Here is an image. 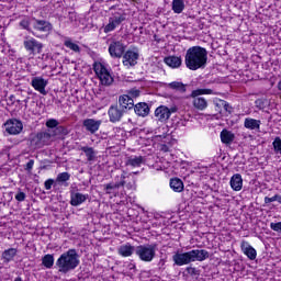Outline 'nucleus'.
<instances>
[{
  "mask_svg": "<svg viewBox=\"0 0 281 281\" xmlns=\"http://www.w3.org/2000/svg\"><path fill=\"white\" fill-rule=\"evenodd\" d=\"M184 63L191 71L205 69V65H207V49L201 46L190 47L186 53Z\"/></svg>",
  "mask_w": 281,
  "mask_h": 281,
  "instance_id": "f257e3e1",
  "label": "nucleus"
},
{
  "mask_svg": "<svg viewBox=\"0 0 281 281\" xmlns=\"http://www.w3.org/2000/svg\"><path fill=\"white\" fill-rule=\"evenodd\" d=\"M79 265L80 255H78V250L74 248L61 254L55 262V267L61 276H67L70 271L78 269Z\"/></svg>",
  "mask_w": 281,
  "mask_h": 281,
  "instance_id": "f03ea898",
  "label": "nucleus"
},
{
  "mask_svg": "<svg viewBox=\"0 0 281 281\" xmlns=\"http://www.w3.org/2000/svg\"><path fill=\"white\" fill-rule=\"evenodd\" d=\"M207 258H210V252L207 250L193 249L187 252L177 251L172 256V261L177 267H183L192 262H203V260H207Z\"/></svg>",
  "mask_w": 281,
  "mask_h": 281,
  "instance_id": "7ed1b4c3",
  "label": "nucleus"
},
{
  "mask_svg": "<svg viewBox=\"0 0 281 281\" xmlns=\"http://www.w3.org/2000/svg\"><path fill=\"white\" fill-rule=\"evenodd\" d=\"M93 69L94 72L98 75V78L101 80L102 85H113V77L111 76V72H109L106 67L102 65V63H94Z\"/></svg>",
  "mask_w": 281,
  "mask_h": 281,
  "instance_id": "20e7f679",
  "label": "nucleus"
},
{
  "mask_svg": "<svg viewBox=\"0 0 281 281\" xmlns=\"http://www.w3.org/2000/svg\"><path fill=\"white\" fill-rule=\"evenodd\" d=\"M24 49L29 52V54H32V56H36V54H43V43L38 42L34 37H25L24 42Z\"/></svg>",
  "mask_w": 281,
  "mask_h": 281,
  "instance_id": "39448f33",
  "label": "nucleus"
},
{
  "mask_svg": "<svg viewBox=\"0 0 281 281\" xmlns=\"http://www.w3.org/2000/svg\"><path fill=\"white\" fill-rule=\"evenodd\" d=\"M33 32H36V34H49V32L54 29V26L49 23V21L46 20H40L36 18H33Z\"/></svg>",
  "mask_w": 281,
  "mask_h": 281,
  "instance_id": "423d86ee",
  "label": "nucleus"
},
{
  "mask_svg": "<svg viewBox=\"0 0 281 281\" xmlns=\"http://www.w3.org/2000/svg\"><path fill=\"white\" fill-rule=\"evenodd\" d=\"M124 113L126 112L122 109V106L117 105V103L111 105L108 110L109 120L110 122H112V124H116V122H122Z\"/></svg>",
  "mask_w": 281,
  "mask_h": 281,
  "instance_id": "0eeeda50",
  "label": "nucleus"
},
{
  "mask_svg": "<svg viewBox=\"0 0 281 281\" xmlns=\"http://www.w3.org/2000/svg\"><path fill=\"white\" fill-rule=\"evenodd\" d=\"M4 128L9 135H19L23 131V122L11 119L4 123Z\"/></svg>",
  "mask_w": 281,
  "mask_h": 281,
  "instance_id": "6e6552de",
  "label": "nucleus"
},
{
  "mask_svg": "<svg viewBox=\"0 0 281 281\" xmlns=\"http://www.w3.org/2000/svg\"><path fill=\"white\" fill-rule=\"evenodd\" d=\"M126 21V16L122 14H116L112 18H109V23L103 27V32L109 34V32H113L115 27L122 25Z\"/></svg>",
  "mask_w": 281,
  "mask_h": 281,
  "instance_id": "1a4fd4ad",
  "label": "nucleus"
},
{
  "mask_svg": "<svg viewBox=\"0 0 281 281\" xmlns=\"http://www.w3.org/2000/svg\"><path fill=\"white\" fill-rule=\"evenodd\" d=\"M157 254V245H144L142 246V260L144 262H153V259L155 258Z\"/></svg>",
  "mask_w": 281,
  "mask_h": 281,
  "instance_id": "9d476101",
  "label": "nucleus"
},
{
  "mask_svg": "<svg viewBox=\"0 0 281 281\" xmlns=\"http://www.w3.org/2000/svg\"><path fill=\"white\" fill-rule=\"evenodd\" d=\"M49 82L43 78V77H33L31 80V86L35 91H38L42 95H47V90L45 88L47 87Z\"/></svg>",
  "mask_w": 281,
  "mask_h": 281,
  "instance_id": "9b49d317",
  "label": "nucleus"
},
{
  "mask_svg": "<svg viewBox=\"0 0 281 281\" xmlns=\"http://www.w3.org/2000/svg\"><path fill=\"white\" fill-rule=\"evenodd\" d=\"M125 177L122 176V180L120 182H110L103 186V190L105 194H113V196H117L120 188H124L126 186V181H124Z\"/></svg>",
  "mask_w": 281,
  "mask_h": 281,
  "instance_id": "f8f14e48",
  "label": "nucleus"
},
{
  "mask_svg": "<svg viewBox=\"0 0 281 281\" xmlns=\"http://www.w3.org/2000/svg\"><path fill=\"white\" fill-rule=\"evenodd\" d=\"M138 58L139 53L135 50H127L123 56V65L125 67H134V65H137Z\"/></svg>",
  "mask_w": 281,
  "mask_h": 281,
  "instance_id": "ddd939ff",
  "label": "nucleus"
},
{
  "mask_svg": "<svg viewBox=\"0 0 281 281\" xmlns=\"http://www.w3.org/2000/svg\"><path fill=\"white\" fill-rule=\"evenodd\" d=\"M88 199L89 194H82L74 190L70 191V205H72V207H78V205H82V203H85V201H87Z\"/></svg>",
  "mask_w": 281,
  "mask_h": 281,
  "instance_id": "4468645a",
  "label": "nucleus"
},
{
  "mask_svg": "<svg viewBox=\"0 0 281 281\" xmlns=\"http://www.w3.org/2000/svg\"><path fill=\"white\" fill-rule=\"evenodd\" d=\"M155 117L158 120V122H168V120H170V108L159 105L155 110Z\"/></svg>",
  "mask_w": 281,
  "mask_h": 281,
  "instance_id": "2eb2a0df",
  "label": "nucleus"
},
{
  "mask_svg": "<svg viewBox=\"0 0 281 281\" xmlns=\"http://www.w3.org/2000/svg\"><path fill=\"white\" fill-rule=\"evenodd\" d=\"M121 109L126 113L128 110L135 106V101L128 94H123L119 98V104Z\"/></svg>",
  "mask_w": 281,
  "mask_h": 281,
  "instance_id": "dca6fc26",
  "label": "nucleus"
},
{
  "mask_svg": "<svg viewBox=\"0 0 281 281\" xmlns=\"http://www.w3.org/2000/svg\"><path fill=\"white\" fill-rule=\"evenodd\" d=\"M83 126L86 127V131H88V133H91L93 135L94 133H98V131H100V126H102V121L86 119L83 121Z\"/></svg>",
  "mask_w": 281,
  "mask_h": 281,
  "instance_id": "f3484780",
  "label": "nucleus"
},
{
  "mask_svg": "<svg viewBox=\"0 0 281 281\" xmlns=\"http://www.w3.org/2000/svg\"><path fill=\"white\" fill-rule=\"evenodd\" d=\"M124 49H125L124 44H122L121 42H114L109 46L110 55L113 58H122V55L124 54Z\"/></svg>",
  "mask_w": 281,
  "mask_h": 281,
  "instance_id": "a211bd4d",
  "label": "nucleus"
},
{
  "mask_svg": "<svg viewBox=\"0 0 281 281\" xmlns=\"http://www.w3.org/2000/svg\"><path fill=\"white\" fill-rule=\"evenodd\" d=\"M240 249L249 260H256L258 252L255 250L254 246L249 245L248 241L243 240L240 244Z\"/></svg>",
  "mask_w": 281,
  "mask_h": 281,
  "instance_id": "6ab92c4d",
  "label": "nucleus"
},
{
  "mask_svg": "<svg viewBox=\"0 0 281 281\" xmlns=\"http://www.w3.org/2000/svg\"><path fill=\"white\" fill-rule=\"evenodd\" d=\"M229 183L232 190L235 192H240V190H243V176H240V173L233 175Z\"/></svg>",
  "mask_w": 281,
  "mask_h": 281,
  "instance_id": "aec40b11",
  "label": "nucleus"
},
{
  "mask_svg": "<svg viewBox=\"0 0 281 281\" xmlns=\"http://www.w3.org/2000/svg\"><path fill=\"white\" fill-rule=\"evenodd\" d=\"M30 25H32V22L30 21L29 18H25L20 22V27H22V30H26V32L35 36V38H43V35L34 32Z\"/></svg>",
  "mask_w": 281,
  "mask_h": 281,
  "instance_id": "412c9836",
  "label": "nucleus"
},
{
  "mask_svg": "<svg viewBox=\"0 0 281 281\" xmlns=\"http://www.w3.org/2000/svg\"><path fill=\"white\" fill-rule=\"evenodd\" d=\"M19 250H16V248H9L7 250H4L2 252V260L5 265H8V262H12V260H14V258L16 257Z\"/></svg>",
  "mask_w": 281,
  "mask_h": 281,
  "instance_id": "4be33fe9",
  "label": "nucleus"
},
{
  "mask_svg": "<svg viewBox=\"0 0 281 281\" xmlns=\"http://www.w3.org/2000/svg\"><path fill=\"white\" fill-rule=\"evenodd\" d=\"M164 63H166L168 67H171L172 69H177L181 65L182 60H181V57L168 56V57H165Z\"/></svg>",
  "mask_w": 281,
  "mask_h": 281,
  "instance_id": "5701e85b",
  "label": "nucleus"
},
{
  "mask_svg": "<svg viewBox=\"0 0 281 281\" xmlns=\"http://www.w3.org/2000/svg\"><path fill=\"white\" fill-rule=\"evenodd\" d=\"M142 218H143V229H150L153 225V213H148L144 209H142Z\"/></svg>",
  "mask_w": 281,
  "mask_h": 281,
  "instance_id": "b1692460",
  "label": "nucleus"
},
{
  "mask_svg": "<svg viewBox=\"0 0 281 281\" xmlns=\"http://www.w3.org/2000/svg\"><path fill=\"white\" fill-rule=\"evenodd\" d=\"M193 106L198 109V111H205L207 109V100L203 97H193Z\"/></svg>",
  "mask_w": 281,
  "mask_h": 281,
  "instance_id": "393cba45",
  "label": "nucleus"
},
{
  "mask_svg": "<svg viewBox=\"0 0 281 281\" xmlns=\"http://www.w3.org/2000/svg\"><path fill=\"white\" fill-rule=\"evenodd\" d=\"M133 251H135V247L131 246L130 244H125L120 246L119 254L123 256V258H128V256H133Z\"/></svg>",
  "mask_w": 281,
  "mask_h": 281,
  "instance_id": "a878e982",
  "label": "nucleus"
},
{
  "mask_svg": "<svg viewBox=\"0 0 281 281\" xmlns=\"http://www.w3.org/2000/svg\"><path fill=\"white\" fill-rule=\"evenodd\" d=\"M169 186L173 192H183V181L179 178H171Z\"/></svg>",
  "mask_w": 281,
  "mask_h": 281,
  "instance_id": "bb28decb",
  "label": "nucleus"
},
{
  "mask_svg": "<svg viewBox=\"0 0 281 281\" xmlns=\"http://www.w3.org/2000/svg\"><path fill=\"white\" fill-rule=\"evenodd\" d=\"M221 139H222V144H232V142L236 139V136L234 135V133L229 132L228 130H223L221 132Z\"/></svg>",
  "mask_w": 281,
  "mask_h": 281,
  "instance_id": "cd10ccee",
  "label": "nucleus"
},
{
  "mask_svg": "<svg viewBox=\"0 0 281 281\" xmlns=\"http://www.w3.org/2000/svg\"><path fill=\"white\" fill-rule=\"evenodd\" d=\"M37 136L40 137V142H42L43 146H48L53 137L52 130H48L47 132H40L37 133Z\"/></svg>",
  "mask_w": 281,
  "mask_h": 281,
  "instance_id": "c85d7f7f",
  "label": "nucleus"
},
{
  "mask_svg": "<svg viewBox=\"0 0 281 281\" xmlns=\"http://www.w3.org/2000/svg\"><path fill=\"white\" fill-rule=\"evenodd\" d=\"M260 120L256 119H245L244 126L249 131H256V128H260Z\"/></svg>",
  "mask_w": 281,
  "mask_h": 281,
  "instance_id": "c756f323",
  "label": "nucleus"
},
{
  "mask_svg": "<svg viewBox=\"0 0 281 281\" xmlns=\"http://www.w3.org/2000/svg\"><path fill=\"white\" fill-rule=\"evenodd\" d=\"M172 10L175 14H181L186 10V2L183 0H172Z\"/></svg>",
  "mask_w": 281,
  "mask_h": 281,
  "instance_id": "7c9ffc66",
  "label": "nucleus"
},
{
  "mask_svg": "<svg viewBox=\"0 0 281 281\" xmlns=\"http://www.w3.org/2000/svg\"><path fill=\"white\" fill-rule=\"evenodd\" d=\"M168 88L172 89L173 91H179V93H186L187 91L186 85H183L181 81H172L168 83Z\"/></svg>",
  "mask_w": 281,
  "mask_h": 281,
  "instance_id": "2f4dec72",
  "label": "nucleus"
},
{
  "mask_svg": "<svg viewBox=\"0 0 281 281\" xmlns=\"http://www.w3.org/2000/svg\"><path fill=\"white\" fill-rule=\"evenodd\" d=\"M69 179H71V175H69V172H61L58 173L57 178H56V183H59V186H69V183H67V181H69Z\"/></svg>",
  "mask_w": 281,
  "mask_h": 281,
  "instance_id": "473e14b6",
  "label": "nucleus"
},
{
  "mask_svg": "<svg viewBox=\"0 0 281 281\" xmlns=\"http://www.w3.org/2000/svg\"><path fill=\"white\" fill-rule=\"evenodd\" d=\"M80 150L85 153L89 161H93V159H95V150H93V147L83 146V147H80Z\"/></svg>",
  "mask_w": 281,
  "mask_h": 281,
  "instance_id": "72a5a7b5",
  "label": "nucleus"
},
{
  "mask_svg": "<svg viewBox=\"0 0 281 281\" xmlns=\"http://www.w3.org/2000/svg\"><path fill=\"white\" fill-rule=\"evenodd\" d=\"M214 90L212 89H196L191 92V98H199V95H212Z\"/></svg>",
  "mask_w": 281,
  "mask_h": 281,
  "instance_id": "f704fd0d",
  "label": "nucleus"
},
{
  "mask_svg": "<svg viewBox=\"0 0 281 281\" xmlns=\"http://www.w3.org/2000/svg\"><path fill=\"white\" fill-rule=\"evenodd\" d=\"M42 265L43 267H45L46 269H52V267H54V255H45L42 258Z\"/></svg>",
  "mask_w": 281,
  "mask_h": 281,
  "instance_id": "c9c22d12",
  "label": "nucleus"
},
{
  "mask_svg": "<svg viewBox=\"0 0 281 281\" xmlns=\"http://www.w3.org/2000/svg\"><path fill=\"white\" fill-rule=\"evenodd\" d=\"M69 131L63 125H57V128L50 130V134L53 137H56L58 135H68Z\"/></svg>",
  "mask_w": 281,
  "mask_h": 281,
  "instance_id": "e433bc0d",
  "label": "nucleus"
},
{
  "mask_svg": "<svg viewBox=\"0 0 281 281\" xmlns=\"http://www.w3.org/2000/svg\"><path fill=\"white\" fill-rule=\"evenodd\" d=\"M126 166H132V168H139L142 166V156L130 158L126 161Z\"/></svg>",
  "mask_w": 281,
  "mask_h": 281,
  "instance_id": "4c0bfd02",
  "label": "nucleus"
},
{
  "mask_svg": "<svg viewBox=\"0 0 281 281\" xmlns=\"http://www.w3.org/2000/svg\"><path fill=\"white\" fill-rule=\"evenodd\" d=\"M65 47H68V49H71L76 54H80V46L70 40H67L64 42Z\"/></svg>",
  "mask_w": 281,
  "mask_h": 281,
  "instance_id": "58836bf2",
  "label": "nucleus"
},
{
  "mask_svg": "<svg viewBox=\"0 0 281 281\" xmlns=\"http://www.w3.org/2000/svg\"><path fill=\"white\" fill-rule=\"evenodd\" d=\"M216 105L223 106L224 111H226V113H228L229 115H232V113H234V108L232 105H229V103L225 100H220V103H217Z\"/></svg>",
  "mask_w": 281,
  "mask_h": 281,
  "instance_id": "ea45409f",
  "label": "nucleus"
},
{
  "mask_svg": "<svg viewBox=\"0 0 281 281\" xmlns=\"http://www.w3.org/2000/svg\"><path fill=\"white\" fill-rule=\"evenodd\" d=\"M31 146H33V148H43V143L41 142V138L38 136V134L34 135L31 138Z\"/></svg>",
  "mask_w": 281,
  "mask_h": 281,
  "instance_id": "a19ab883",
  "label": "nucleus"
},
{
  "mask_svg": "<svg viewBox=\"0 0 281 281\" xmlns=\"http://www.w3.org/2000/svg\"><path fill=\"white\" fill-rule=\"evenodd\" d=\"M59 124L60 123L56 119H49L48 121H46V126L50 131H55Z\"/></svg>",
  "mask_w": 281,
  "mask_h": 281,
  "instance_id": "79ce46f5",
  "label": "nucleus"
},
{
  "mask_svg": "<svg viewBox=\"0 0 281 281\" xmlns=\"http://www.w3.org/2000/svg\"><path fill=\"white\" fill-rule=\"evenodd\" d=\"M273 150L274 153H280L281 155V138L280 136H277L274 140L272 142Z\"/></svg>",
  "mask_w": 281,
  "mask_h": 281,
  "instance_id": "37998d69",
  "label": "nucleus"
},
{
  "mask_svg": "<svg viewBox=\"0 0 281 281\" xmlns=\"http://www.w3.org/2000/svg\"><path fill=\"white\" fill-rule=\"evenodd\" d=\"M150 106H153V104H148L146 102H142V117H146L147 115L150 114Z\"/></svg>",
  "mask_w": 281,
  "mask_h": 281,
  "instance_id": "c03bdc74",
  "label": "nucleus"
},
{
  "mask_svg": "<svg viewBox=\"0 0 281 281\" xmlns=\"http://www.w3.org/2000/svg\"><path fill=\"white\" fill-rule=\"evenodd\" d=\"M140 94H142V91L137 88H132L127 90V95H130L132 100L133 98H139Z\"/></svg>",
  "mask_w": 281,
  "mask_h": 281,
  "instance_id": "a18cd8bd",
  "label": "nucleus"
},
{
  "mask_svg": "<svg viewBox=\"0 0 281 281\" xmlns=\"http://www.w3.org/2000/svg\"><path fill=\"white\" fill-rule=\"evenodd\" d=\"M274 201H278V203H281V195L280 194H276L272 198H269V196L265 198L266 205H269V203H273Z\"/></svg>",
  "mask_w": 281,
  "mask_h": 281,
  "instance_id": "49530a36",
  "label": "nucleus"
},
{
  "mask_svg": "<svg viewBox=\"0 0 281 281\" xmlns=\"http://www.w3.org/2000/svg\"><path fill=\"white\" fill-rule=\"evenodd\" d=\"M186 272L189 274V276H201V270H198L196 268L190 266V267H187L186 268Z\"/></svg>",
  "mask_w": 281,
  "mask_h": 281,
  "instance_id": "de8ad7c7",
  "label": "nucleus"
},
{
  "mask_svg": "<svg viewBox=\"0 0 281 281\" xmlns=\"http://www.w3.org/2000/svg\"><path fill=\"white\" fill-rule=\"evenodd\" d=\"M270 229H272L273 232H281V222L270 223Z\"/></svg>",
  "mask_w": 281,
  "mask_h": 281,
  "instance_id": "09e8293b",
  "label": "nucleus"
},
{
  "mask_svg": "<svg viewBox=\"0 0 281 281\" xmlns=\"http://www.w3.org/2000/svg\"><path fill=\"white\" fill-rule=\"evenodd\" d=\"M25 199H26L25 192L19 191L18 194H15V200H18L20 203H22V201H25Z\"/></svg>",
  "mask_w": 281,
  "mask_h": 281,
  "instance_id": "8fccbe9b",
  "label": "nucleus"
},
{
  "mask_svg": "<svg viewBox=\"0 0 281 281\" xmlns=\"http://www.w3.org/2000/svg\"><path fill=\"white\" fill-rule=\"evenodd\" d=\"M54 186V179H48L44 182L45 190H52V187Z\"/></svg>",
  "mask_w": 281,
  "mask_h": 281,
  "instance_id": "3c124183",
  "label": "nucleus"
},
{
  "mask_svg": "<svg viewBox=\"0 0 281 281\" xmlns=\"http://www.w3.org/2000/svg\"><path fill=\"white\" fill-rule=\"evenodd\" d=\"M255 104H256L257 109H260V110L265 109V100H262V99H257L255 101Z\"/></svg>",
  "mask_w": 281,
  "mask_h": 281,
  "instance_id": "603ef678",
  "label": "nucleus"
},
{
  "mask_svg": "<svg viewBox=\"0 0 281 281\" xmlns=\"http://www.w3.org/2000/svg\"><path fill=\"white\" fill-rule=\"evenodd\" d=\"M134 111H135L136 115L142 116V102H138V103L134 106Z\"/></svg>",
  "mask_w": 281,
  "mask_h": 281,
  "instance_id": "864d4df0",
  "label": "nucleus"
},
{
  "mask_svg": "<svg viewBox=\"0 0 281 281\" xmlns=\"http://www.w3.org/2000/svg\"><path fill=\"white\" fill-rule=\"evenodd\" d=\"M68 19H69V21H71V23H74V21H76L77 15H76L75 11L68 12Z\"/></svg>",
  "mask_w": 281,
  "mask_h": 281,
  "instance_id": "5fc2aeb1",
  "label": "nucleus"
},
{
  "mask_svg": "<svg viewBox=\"0 0 281 281\" xmlns=\"http://www.w3.org/2000/svg\"><path fill=\"white\" fill-rule=\"evenodd\" d=\"M150 144H153V136L147 137V138H143V145L144 146H150Z\"/></svg>",
  "mask_w": 281,
  "mask_h": 281,
  "instance_id": "6e6d98bb",
  "label": "nucleus"
},
{
  "mask_svg": "<svg viewBox=\"0 0 281 281\" xmlns=\"http://www.w3.org/2000/svg\"><path fill=\"white\" fill-rule=\"evenodd\" d=\"M32 168H34V160L33 159L27 161L25 170L30 171V170H32Z\"/></svg>",
  "mask_w": 281,
  "mask_h": 281,
  "instance_id": "4d7b16f0",
  "label": "nucleus"
},
{
  "mask_svg": "<svg viewBox=\"0 0 281 281\" xmlns=\"http://www.w3.org/2000/svg\"><path fill=\"white\" fill-rule=\"evenodd\" d=\"M160 150H162V153H168L170 150V147L166 144H161L160 145Z\"/></svg>",
  "mask_w": 281,
  "mask_h": 281,
  "instance_id": "13d9d810",
  "label": "nucleus"
},
{
  "mask_svg": "<svg viewBox=\"0 0 281 281\" xmlns=\"http://www.w3.org/2000/svg\"><path fill=\"white\" fill-rule=\"evenodd\" d=\"M166 267V260L165 259H160L159 262H158V269H165Z\"/></svg>",
  "mask_w": 281,
  "mask_h": 281,
  "instance_id": "bf43d9fd",
  "label": "nucleus"
},
{
  "mask_svg": "<svg viewBox=\"0 0 281 281\" xmlns=\"http://www.w3.org/2000/svg\"><path fill=\"white\" fill-rule=\"evenodd\" d=\"M177 111H178L177 106L169 109L170 115H172V113H177Z\"/></svg>",
  "mask_w": 281,
  "mask_h": 281,
  "instance_id": "052dcab7",
  "label": "nucleus"
},
{
  "mask_svg": "<svg viewBox=\"0 0 281 281\" xmlns=\"http://www.w3.org/2000/svg\"><path fill=\"white\" fill-rule=\"evenodd\" d=\"M137 256L142 258V247L139 246L136 251Z\"/></svg>",
  "mask_w": 281,
  "mask_h": 281,
  "instance_id": "680f3d73",
  "label": "nucleus"
},
{
  "mask_svg": "<svg viewBox=\"0 0 281 281\" xmlns=\"http://www.w3.org/2000/svg\"><path fill=\"white\" fill-rule=\"evenodd\" d=\"M14 281H23V279L21 277H16Z\"/></svg>",
  "mask_w": 281,
  "mask_h": 281,
  "instance_id": "e2e57ef3",
  "label": "nucleus"
},
{
  "mask_svg": "<svg viewBox=\"0 0 281 281\" xmlns=\"http://www.w3.org/2000/svg\"><path fill=\"white\" fill-rule=\"evenodd\" d=\"M278 89L281 91V80L278 82Z\"/></svg>",
  "mask_w": 281,
  "mask_h": 281,
  "instance_id": "0e129e2a",
  "label": "nucleus"
},
{
  "mask_svg": "<svg viewBox=\"0 0 281 281\" xmlns=\"http://www.w3.org/2000/svg\"><path fill=\"white\" fill-rule=\"evenodd\" d=\"M13 98H14V95H11V97H10V100H13Z\"/></svg>",
  "mask_w": 281,
  "mask_h": 281,
  "instance_id": "69168bd1",
  "label": "nucleus"
},
{
  "mask_svg": "<svg viewBox=\"0 0 281 281\" xmlns=\"http://www.w3.org/2000/svg\"><path fill=\"white\" fill-rule=\"evenodd\" d=\"M24 102H27V100H24Z\"/></svg>",
  "mask_w": 281,
  "mask_h": 281,
  "instance_id": "338daca9",
  "label": "nucleus"
}]
</instances>
